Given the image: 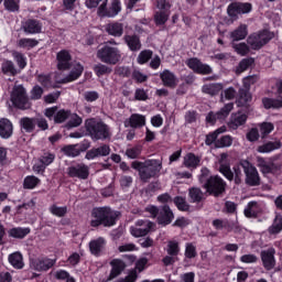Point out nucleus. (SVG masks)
Returning a JSON list of instances; mask_svg holds the SVG:
<instances>
[{"label":"nucleus","mask_w":282,"mask_h":282,"mask_svg":"<svg viewBox=\"0 0 282 282\" xmlns=\"http://www.w3.org/2000/svg\"><path fill=\"white\" fill-rule=\"evenodd\" d=\"M274 131V124L270 122H263L260 124V133L262 138H265V135H269V133H272Z\"/></svg>","instance_id":"nucleus-60"},{"label":"nucleus","mask_w":282,"mask_h":282,"mask_svg":"<svg viewBox=\"0 0 282 282\" xmlns=\"http://www.w3.org/2000/svg\"><path fill=\"white\" fill-rule=\"evenodd\" d=\"M153 228L151 220H138L134 226L130 227L132 237H147L149 231Z\"/></svg>","instance_id":"nucleus-10"},{"label":"nucleus","mask_w":282,"mask_h":282,"mask_svg":"<svg viewBox=\"0 0 282 282\" xmlns=\"http://www.w3.org/2000/svg\"><path fill=\"white\" fill-rule=\"evenodd\" d=\"M124 124L126 127H131L132 129H142V127L147 124V117L140 113H133Z\"/></svg>","instance_id":"nucleus-22"},{"label":"nucleus","mask_w":282,"mask_h":282,"mask_svg":"<svg viewBox=\"0 0 282 282\" xmlns=\"http://www.w3.org/2000/svg\"><path fill=\"white\" fill-rule=\"evenodd\" d=\"M120 10H122V7L120 6V0H112L109 9H107V1H104L99 6L97 14L98 17H108L109 19H113V17H118Z\"/></svg>","instance_id":"nucleus-9"},{"label":"nucleus","mask_w":282,"mask_h":282,"mask_svg":"<svg viewBox=\"0 0 282 282\" xmlns=\"http://www.w3.org/2000/svg\"><path fill=\"white\" fill-rule=\"evenodd\" d=\"M69 67L70 72L64 77L62 83H74V80H78V78L83 76V72H85V67L79 62H74Z\"/></svg>","instance_id":"nucleus-16"},{"label":"nucleus","mask_w":282,"mask_h":282,"mask_svg":"<svg viewBox=\"0 0 282 282\" xmlns=\"http://www.w3.org/2000/svg\"><path fill=\"white\" fill-rule=\"evenodd\" d=\"M224 89L223 84H206L203 86V93L209 96H217Z\"/></svg>","instance_id":"nucleus-36"},{"label":"nucleus","mask_w":282,"mask_h":282,"mask_svg":"<svg viewBox=\"0 0 282 282\" xmlns=\"http://www.w3.org/2000/svg\"><path fill=\"white\" fill-rule=\"evenodd\" d=\"M248 36V25L247 24H240L238 28H236L234 31L229 33V37L235 43L237 41H243Z\"/></svg>","instance_id":"nucleus-27"},{"label":"nucleus","mask_w":282,"mask_h":282,"mask_svg":"<svg viewBox=\"0 0 282 282\" xmlns=\"http://www.w3.org/2000/svg\"><path fill=\"white\" fill-rule=\"evenodd\" d=\"M204 188H206L207 193L217 197L226 191V182L220 176H210L205 181Z\"/></svg>","instance_id":"nucleus-6"},{"label":"nucleus","mask_w":282,"mask_h":282,"mask_svg":"<svg viewBox=\"0 0 282 282\" xmlns=\"http://www.w3.org/2000/svg\"><path fill=\"white\" fill-rule=\"evenodd\" d=\"M2 72L8 76H17V68L14 67V63H12V61H4L2 63Z\"/></svg>","instance_id":"nucleus-44"},{"label":"nucleus","mask_w":282,"mask_h":282,"mask_svg":"<svg viewBox=\"0 0 282 282\" xmlns=\"http://www.w3.org/2000/svg\"><path fill=\"white\" fill-rule=\"evenodd\" d=\"M232 47L240 56H246L250 52V46L246 43H232Z\"/></svg>","instance_id":"nucleus-50"},{"label":"nucleus","mask_w":282,"mask_h":282,"mask_svg":"<svg viewBox=\"0 0 282 282\" xmlns=\"http://www.w3.org/2000/svg\"><path fill=\"white\" fill-rule=\"evenodd\" d=\"M4 8L9 12H19V0H4Z\"/></svg>","instance_id":"nucleus-61"},{"label":"nucleus","mask_w":282,"mask_h":282,"mask_svg":"<svg viewBox=\"0 0 282 282\" xmlns=\"http://www.w3.org/2000/svg\"><path fill=\"white\" fill-rule=\"evenodd\" d=\"M132 169L139 171V176L142 182H149L151 177H155L162 171V161L147 160L144 162H132Z\"/></svg>","instance_id":"nucleus-2"},{"label":"nucleus","mask_w":282,"mask_h":282,"mask_svg":"<svg viewBox=\"0 0 282 282\" xmlns=\"http://www.w3.org/2000/svg\"><path fill=\"white\" fill-rule=\"evenodd\" d=\"M215 147L217 149H226L228 147H232V137L223 135L220 139L216 140Z\"/></svg>","instance_id":"nucleus-42"},{"label":"nucleus","mask_w":282,"mask_h":282,"mask_svg":"<svg viewBox=\"0 0 282 282\" xmlns=\"http://www.w3.org/2000/svg\"><path fill=\"white\" fill-rule=\"evenodd\" d=\"M56 259L42 258L31 261V268L37 272H46L50 268H54Z\"/></svg>","instance_id":"nucleus-15"},{"label":"nucleus","mask_w":282,"mask_h":282,"mask_svg":"<svg viewBox=\"0 0 282 282\" xmlns=\"http://www.w3.org/2000/svg\"><path fill=\"white\" fill-rule=\"evenodd\" d=\"M107 240L102 237L96 238L89 242V250L95 257H99L100 252L105 250Z\"/></svg>","instance_id":"nucleus-26"},{"label":"nucleus","mask_w":282,"mask_h":282,"mask_svg":"<svg viewBox=\"0 0 282 282\" xmlns=\"http://www.w3.org/2000/svg\"><path fill=\"white\" fill-rule=\"evenodd\" d=\"M83 124V118L76 113L68 112V127H80Z\"/></svg>","instance_id":"nucleus-55"},{"label":"nucleus","mask_w":282,"mask_h":282,"mask_svg":"<svg viewBox=\"0 0 282 282\" xmlns=\"http://www.w3.org/2000/svg\"><path fill=\"white\" fill-rule=\"evenodd\" d=\"M30 235V228L15 227L9 230V237L13 239H24Z\"/></svg>","instance_id":"nucleus-34"},{"label":"nucleus","mask_w":282,"mask_h":282,"mask_svg":"<svg viewBox=\"0 0 282 282\" xmlns=\"http://www.w3.org/2000/svg\"><path fill=\"white\" fill-rule=\"evenodd\" d=\"M160 76L165 87H177V77L171 70L165 69Z\"/></svg>","instance_id":"nucleus-30"},{"label":"nucleus","mask_w":282,"mask_h":282,"mask_svg":"<svg viewBox=\"0 0 282 282\" xmlns=\"http://www.w3.org/2000/svg\"><path fill=\"white\" fill-rule=\"evenodd\" d=\"M112 44L116 45V42H108L97 51V58L101 63H106V65H117V63H120V58H122L120 50L111 46Z\"/></svg>","instance_id":"nucleus-3"},{"label":"nucleus","mask_w":282,"mask_h":282,"mask_svg":"<svg viewBox=\"0 0 282 282\" xmlns=\"http://www.w3.org/2000/svg\"><path fill=\"white\" fill-rule=\"evenodd\" d=\"M241 166L246 175V184H248V186H259V184H261V176H259L257 167L248 161H242Z\"/></svg>","instance_id":"nucleus-7"},{"label":"nucleus","mask_w":282,"mask_h":282,"mask_svg":"<svg viewBox=\"0 0 282 282\" xmlns=\"http://www.w3.org/2000/svg\"><path fill=\"white\" fill-rule=\"evenodd\" d=\"M50 213H52V215H55V217H65V215H67V207H58L56 205H52L50 207Z\"/></svg>","instance_id":"nucleus-54"},{"label":"nucleus","mask_w":282,"mask_h":282,"mask_svg":"<svg viewBox=\"0 0 282 282\" xmlns=\"http://www.w3.org/2000/svg\"><path fill=\"white\" fill-rule=\"evenodd\" d=\"M124 41L131 52H138V50L142 47V45L140 44V39L135 35H126Z\"/></svg>","instance_id":"nucleus-35"},{"label":"nucleus","mask_w":282,"mask_h":282,"mask_svg":"<svg viewBox=\"0 0 282 282\" xmlns=\"http://www.w3.org/2000/svg\"><path fill=\"white\" fill-rule=\"evenodd\" d=\"M282 230V216L278 215L275 216V219L273 221V225L269 228V232L271 235H279Z\"/></svg>","instance_id":"nucleus-46"},{"label":"nucleus","mask_w":282,"mask_h":282,"mask_svg":"<svg viewBox=\"0 0 282 282\" xmlns=\"http://www.w3.org/2000/svg\"><path fill=\"white\" fill-rule=\"evenodd\" d=\"M234 108L235 104L229 102L225 105L217 113L209 112L206 117V120L212 124L215 122V120H226L228 116H230V111H232Z\"/></svg>","instance_id":"nucleus-12"},{"label":"nucleus","mask_w":282,"mask_h":282,"mask_svg":"<svg viewBox=\"0 0 282 282\" xmlns=\"http://www.w3.org/2000/svg\"><path fill=\"white\" fill-rule=\"evenodd\" d=\"M94 72L97 76H105V74H111V67L105 64H97L94 66Z\"/></svg>","instance_id":"nucleus-52"},{"label":"nucleus","mask_w":282,"mask_h":282,"mask_svg":"<svg viewBox=\"0 0 282 282\" xmlns=\"http://www.w3.org/2000/svg\"><path fill=\"white\" fill-rule=\"evenodd\" d=\"M187 67L195 72L196 74H212L213 68L207 64L202 63V61L197 59L196 57L189 58L186 61Z\"/></svg>","instance_id":"nucleus-14"},{"label":"nucleus","mask_w":282,"mask_h":282,"mask_svg":"<svg viewBox=\"0 0 282 282\" xmlns=\"http://www.w3.org/2000/svg\"><path fill=\"white\" fill-rule=\"evenodd\" d=\"M257 162L261 173L264 175H268V173H274V171H279L281 169V165H279L276 161H265L263 158H258Z\"/></svg>","instance_id":"nucleus-20"},{"label":"nucleus","mask_w":282,"mask_h":282,"mask_svg":"<svg viewBox=\"0 0 282 282\" xmlns=\"http://www.w3.org/2000/svg\"><path fill=\"white\" fill-rule=\"evenodd\" d=\"M252 11V4L248 2H234L228 6L227 12L231 17V19H235L239 17V14H248Z\"/></svg>","instance_id":"nucleus-11"},{"label":"nucleus","mask_w":282,"mask_h":282,"mask_svg":"<svg viewBox=\"0 0 282 282\" xmlns=\"http://www.w3.org/2000/svg\"><path fill=\"white\" fill-rule=\"evenodd\" d=\"M199 158L195 156V154L189 153L184 158V165L186 169H197L199 166Z\"/></svg>","instance_id":"nucleus-39"},{"label":"nucleus","mask_w":282,"mask_h":282,"mask_svg":"<svg viewBox=\"0 0 282 282\" xmlns=\"http://www.w3.org/2000/svg\"><path fill=\"white\" fill-rule=\"evenodd\" d=\"M62 151L68 158H77V155H80V150H78V145H66L62 149Z\"/></svg>","instance_id":"nucleus-49"},{"label":"nucleus","mask_w":282,"mask_h":282,"mask_svg":"<svg viewBox=\"0 0 282 282\" xmlns=\"http://www.w3.org/2000/svg\"><path fill=\"white\" fill-rule=\"evenodd\" d=\"M23 28L26 34H39L41 32V23L36 20H28Z\"/></svg>","instance_id":"nucleus-33"},{"label":"nucleus","mask_w":282,"mask_h":282,"mask_svg":"<svg viewBox=\"0 0 282 282\" xmlns=\"http://www.w3.org/2000/svg\"><path fill=\"white\" fill-rule=\"evenodd\" d=\"M39 45V41L34 39H20L18 41V47H21L22 50H32V47H36Z\"/></svg>","instance_id":"nucleus-40"},{"label":"nucleus","mask_w":282,"mask_h":282,"mask_svg":"<svg viewBox=\"0 0 282 282\" xmlns=\"http://www.w3.org/2000/svg\"><path fill=\"white\" fill-rule=\"evenodd\" d=\"M55 158H56V155H54V153L45 152L40 158V162H41V164H44V166H50V164H52V162H54Z\"/></svg>","instance_id":"nucleus-58"},{"label":"nucleus","mask_w":282,"mask_h":282,"mask_svg":"<svg viewBox=\"0 0 282 282\" xmlns=\"http://www.w3.org/2000/svg\"><path fill=\"white\" fill-rule=\"evenodd\" d=\"M105 30L110 36L120 37L124 34V25L120 22L108 23Z\"/></svg>","instance_id":"nucleus-29"},{"label":"nucleus","mask_w":282,"mask_h":282,"mask_svg":"<svg viewBox=\"0 0 282 282\" xmlns=\"http://www.w3.org/2000/svg\"><path fill=\"white\" fill-rule=\"evenodd\" d=\"M237 96V90L235 88L229 87L224 90V93L220 96V100L224 102V100H232Z\"/></svg>","instance_id":"nucleus-59"},{"label":"nucleus","mask_w":282,"mask_h":282,"mask_svg":"<svg viewBox=\"0 0 282 282\" xmlns=\"http://www.w3.org/2000/svg\"><path fill=\"white\" fill-rule=\"evenodd\" d=\"M248 120V116L241 111L234 112L230 116V119L228 121L229 129H232L234 131H237L238 127H243Z\"/></svg>","instance_id":"nucleus-19"},{"label":"nucleus","mask_w":282,"mask_h":282,"mask_svg":"<svg viewBox=\"0 0 282 282\" xmlns=\"http://www.w3.org/2000/svg\"><path fill=\"white\" fill-rule=\"evenodd\" d=\"M9 263L15 268V270H23L25 263L23 262V254L21 252L15 251L8 257Z\"/></svg>","instance_id":"nucleus-31"},{"label":"nucleus","mask_w":282,"mask_h":282,"mask_svg":"<svg viewBox=\"0 0 282 282\" xmlns=\"http://www.w3.org/2000/svg\"><path fill=\"white\" fill-rule=\"evenodd\" d=\"M72 55L67 51H61L57 53V68L65 70L72 66Z\"/></svg>","instance_id":"nucleus-23"},{"label":"nucleus","mask_w":282,"mask_h":282,"mask_svg":"<svg viewBox=\"0 0 282 282\" xmlns=\"http://www.w3.org/2000/svg\"><path fill=\"white\" fill-rule=\"evenodd\" d=\"M116 217H118V212L111 210L109 207H96L90 215V226L93 228H98V226H115Z\"/></svg>","instance_id":"nucleus-1"},{"label":"nucleus","mask_w":282,"mask_h":282,"mask_svg":"<svg viewBox=\"0 0 282 282\" xmlns=\"http://www.w3.org/2000/svg\"><path fill=\"white\" fill-rule=\"evenodd\" d=\"M111 153V149L109 145H101L99 148H95L89 150L86 153V160H95V158H105Z\"/></svg>","instance_id":"nucleus-24"},{"label":"nucleus","mask_w":282,"mask_h":282,"mask_svg":"<svg viewBox=\"0 0 282 282\" xmlns=\"http://www.w3.org/2000/svg\"><path fill=\"white\" fill-rule=\"evenodd\" d=\"M14 128L12 126V121L6 118L0 119V137L4 140L12 137Z\"/></svg>","instance_id":"nucleus-28"},{"label":"nucleus","mask_w":282,"mask_h":282,"mask_svg":"<svg viewBox=\"0 0 282 282\" xmlns=\"http://www.w3.org/2000/svg\"><path fill=\"white\" fill-rule=\"evenodd\" d=\"M274 39V33L264 30L262 32L253 33L247 39L248 45L251 50H261L263 45H267L270 41Z\"/></svg>","instance_id":"nucleus-5"},{"label":"nucleus","mask_w":282,"mask_h":282,"mask_svg":"<svg viewBox=\"0 0 282 282\" xmlns=\"http://www.w3.org/2000/svg\"><path fill=\"white\" fill-rule=\"evenodd\" d=\"M274 254H276V250H274V248H269L261 251L260 257L262 265L265 270H273L274 265H276Z\"/></svg>","instance_id":"nucleus-13"},{"label":"nucleus","mask_w":282,"mask_h":282,"mask_svg":"<svg viewBox=\"0 0 282 282\" xmlns=\"http://www.w3.org/2000/svg\"><path fill=\"white\" fill-rule=\"evenodd\" d=\"M250 100H252V95H250V91L243 90V88H241L239 90V97L236 101L238 107H246Z\"/></svg>","instance_id":"nucleus-38"},{"label":"nucleus","mask_w":282,"mask_h":282,"mask_svg":"<svg viewBox=\"0 0 282 282\" xmlns=\"http://www.w3.org/2000/svg\"><path fill=\"white\" fill-rule=\"evenodd\" d=\"M166 252L172 257H177L180 254V242L177 240L167 241Z\"/></svg>","instance_id":"nucleus-41"},{"label":"nucleus","mask_w":282,"mask_h":282,"mask_svg":"<svg viewBox=\"0 0 282 282\" xmlns=\"http://www.w3.org/2000/svg\"><path fill=\"white\" fill-rule=\"evenodd\" d=\"M174 217L175 216L173 215L171 207L165 205L162 207L161 212L159 213L158 221L161 226H169V224L173 221Z\"/></svg>","instance_id":"nucleus-25"},{"label":"nucleus","mask_w":282,"mask_h":282,"mask_svg":"<svg viewBox=\"0 0 282 282\" xmlns=\"http://www.w3.org/2000/svg\"><path fill=\"white\" fill-rule=\"evenodd\" d=\"M53 276L58 281H66V282H76L74 276H70L69 273L65 270H57L53 272Z\"/></svg>","instance_id":"nucleus-43"},{"label":"nucleus","mask_w":282,"mask_h":282,"mask_svg":"<svg viewBox=\"0 0 282 282\" xmlns=\"http://www.w3.org/2000/svg\"><path fill=\"white\" fill-rule=\"evenodd\" d=\"M12 56L21 69H23L25 67V65H28L24 54H21L19 52H13Z\"/></svg>","instance_id":"nucleus-57"},{"label":"nucleus","mask_w":282,"mask_h":282,"mask_svg":"<svg viewBox=\"0 0 282 282\" xmlns=\"http://www.w3.org/2000/svg\"><path fill=\"white\" fill-rule=\"evenodd\" d=\"M21 128L26 131V133H32L36 127V120L32 118L24 117L20 120Z\"/></svg>","instance_id":"nucleus-37"},{"label":"nucleus","mask_w":282,"mask_h":282,"mask_svg":"<svg viewBox=\"0 0 282 282\" xmlns=\"http://www.w3.org/2000/svg\"><path fill=\"white\" fill-rule=\"evenodd\" d=\"M258 214H259V206L257 205V202L249 203L245 208V215L247 217H257Z\"/></svg>","instance_id":"nucleus-47"},{"label":"nucleus","mask_w":282,"mask_h":282,"mask_svg":"<svg viewBox=\"0 0 282 282\" xmlns=\"http://www.w3.org/2000/svg\"><path fill=\"white\" fill-rule=\"evenodd\" d=\"M219 172L229 181L235 177L232 171L230 170V163L228 162V153H221L218 159Z\"/></svg>","instance_id":"nucleus-18"},{"label":"nucleus","mask_w":282,"mask_h":282,"mask_svg":"<svg viewBox=\"0 0 282 282\" xmlns=\"http://www.w3.org/2000/svg\"><path fill=\"white\" fill-rule=\"evenodd\" d=\"M110 265H111V270L107 281H113V279H117V276H120L124 268H127V264L124 263V261L120 259H113L110 262Z\"/></svg>","instance_id":"nucleus-21"},{"label":"nucleus","mask_w":282,"mask_h":282,"mask_svg":"<svg viewBox=\"0 0 282 282\" xmlns=\"http://www.w3.org/2000/svg\"><path fill=\"white\" fill-rule=\"evenodd\" d=\"M219 133H226V127L218 128L216 131L212 132L206 137L205 143L207 144V147H210L213 142H217V137L219 135Z\"/></svg>","instance_id":"nucleus-45"},{"label":"nucleus","mask_w":282,"mask_h":282,"mask_svg":"<svg viewBox=\"0 0 282 282\" xmlns=\"http://www.w3.org/2000/svg\"><path fill=\"white\" fill-rule=\"evenodd\" d=\"M39 184H41V180H39V177L26 176L24 178L23 186H24V188L32 189V188H36V186H39Z\"/></svg>","instance_id":"nucleus-48"},{"label":"nucleus","mask_w":282,"mask_h":282,"mask_svg":"<svg viewBox=\"0 0 282 282\" xmlns=\"http://www.w3.org/2000/svg\"><path fill=\"white\" fill-rule=\"evenodd\" d=\"M278 149H281V141L275 140L259 145L257 151L258 153H272V151H276Z\"/></svg>","instance_id":"nucleus-32"},{"label":"nucleus","mask_w":282,"mask_h":282,"mask_svg":"<svg viewBox=\"0 0 282 282\" xmlns=\"http://www.w3.org/2000/svg\"><path fill=\"white\" fill-rule=\"evenodd\" d=\"M174 204L178 208V210H188V203L184 197L176 196L174 198Z\"/></svg>","instance_id":"nucleus-63"},{"label":"nucleus","mask_w":282,"mask_h":282,"mask_svg":"<svg viewBox=\"0 0 282 282\" xmlns=\"http://www.w3.org/2000/svg\"><path fill=\"white\" fill-rule=\"evenodd\" d=\"M69 177H78V180H87L89 177V166L80 163L68 167Z\"/></svg>","instance_id":"nucleus-17"},{"label":"nucleus","mask_w":282,"mask_h":282,"mask_svg":"<svg viewBox=\"0 0 282 282\" xmlns=\"http://www.w3.org/2000/svg\"><path fill=\"white\" fill-rule=\"evenodd\" d=\"M11 102L18 109H30V101H28V95L23 86H15L11 94Z\"/></svg>","instance_id":"nucleus-8"},{"label":"nucleus","mask_w":282,"mask_h":282,"mask_svg":"<svg viewBox=\"0 0 282 282\" xmlns=\"http://www.w3.org/2000/svg\"><path fill=\"white\" fill-rule=\"evenodd\" d=\"M86 131L90 134L93 140H107L109 138V127L104 122L88 119L86 121Z\"/></svg>","instance_id":"nucleus-4"},{"label":"nucleus","mask_w":282,"mask_h":282,"mask_svg":"<svg viewBox=\"0 0 282 282\" xmlns=\"http://www.w3.org/2000/svg\"><path fill=\"white\" fill-rule=\"evenodd\" d=\"M69 118V111L67 110H59L54 117V121L57 123L65 122Z\"/></svg>","instance_id":"nucleus-62"},{"label":"nucleus","mask_w":282,"mask_h":282,"mask_svg":"<svg viewBox=\"0 0 282 282\" xmlns=\"http://www.w3.org/2000/svg\"><path fill=\"white\" fill-rule=\"evenodd\" d=\"M253 63V58H243L236 69L237 74H243Z\"/></svg>","instance_id":"nucleus-51"},{"label":"nucleus","mask_w":282,"mask_h":282,"mask_svg":"<svg viewBox=\"0 0 282 282\" xmlns=\"http://www.w3.org/2000/svg\"><path fill=\"white\" fill-rule=\"evenodd\" d=\"M189 197L192 202H202L204 199V193L202 189L194 187L189 189Z\"/></svg>","instance_id":"nucleus-53"},{"label":"nucleus","mask_w":282,"mask_h":282,"mask_svg":"<svg viewBox=\"0 0 282 282\" xmlns=\"http://www.w3.org/2000/svg\"><path fill=\"white\" fill-rule=\"evenodd\" d=\"M151 56H153V52L149 50L142 51L138 56L139 65H144V63H149V61H151Z\"/></svg>","instance_id":"nucleus-56"},{"label":"nucleus","mask_w":282,"mask_h":282,"mask_svg":"<svg viewBox=\"0 0 282 282\" xmlns=\"http://www.w3.org/2000/svg\"><path fill=\"white\" fill-rule=\"evenodd\" d=\"M240 261L241 263H257V261H259V258L253 253H247L240 258Z\"/></svg>","instance_id":"nucleus-64"}]
</instances>
